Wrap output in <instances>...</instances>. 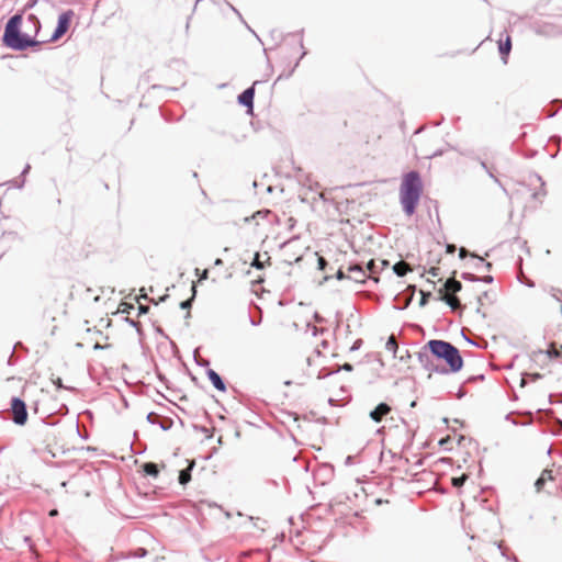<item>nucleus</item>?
Segmentation results:
<instances>
[{"instance_id": "obj_1", "label": "nucleus", "mask_w": 562, "mask_h": 562, "mask_svg": "<svg viewBox=\"0 0 562 562\" xmlns=\"http://www.w3.org/2000/svg\"><path fill=\"white\" fill-rule=\"evenodd\" d=\"M417 358L425 370L441 375L458 373L464 366L460 350L442 339L428 340L418 351Z\"/></svg>"}, {"instance_id": "obj_2", "label": "nucleus", "mask_w": 562, "mask_h": 562, "mask_svg": "<svg viewBox=\"0 0 562 562\" xmlns=\"http://www.w3.org/2000/svg\"><path fill=\"white\" fill-rule=\"evenodd\" d=\"M22 20V12L13 14L8 20L2 35L3 45L16 52H23L29 48H32L33 52L40 50V46L43 42L36 41L34 37L21 31Z\"/></svg>"}, {"instance_id": "obj_3", "label": "nucleus", "mask_w": 562, "mask_h": 562, "mask_svg": "<svg viewBox=\"0 0 562 562\" xmlns=\"http://www.w3.org/2000/svg\"><path fill=\"white\" fill-rule=\"evenodd\" d=\"M423 193V181L417 170L408 171L400 187V201L403 212L411 216L415 213Z\"/></svg>"}, {"instance_id": "obj_4", "label": "nucleus", "mask_w": 562, "mask_h": 562, "mask_svg": "<svg viewBox=\"0 0 562 562\" xmlns=\"http://www.w3.org/2000/svg\"><path fill=\"white\" fill-rule=\"evenodd\" d=\"M10 413L12 422L18 426H24L27 423L29 413L26 403L19 396H13L10 401Z\"/></svg>"}, {"instance_id": "obj_5", "label": "nucleus", "mask_w": 562, "mask_h": 562, "mask_svg": "<svg viewBox=\"0 0 562 562\" xmlns=\"http://www.w3.org/2000/svg\"><path fill=\"white\" fill-rule=\"evenodd\" d=\"M74 12L71 10L63 12L57 20V25L48 40V42H55L60 38L69 29Z\"/></svg>"}, {"instance_id": "obj_6", "label": "nucleus", "mask_w": 562, "mask_h": 562, "mask_svg": "<svg viewBox=\"0 0 562 562\" xmlns=\"http://www.w3.org/2000/svg\"><path fill=\"white\" fill-rule=\"evenodd\" d=\"M260 80H256L250 87L245 89L238 97L237 101L240 105L247 108V113H252L254 110V98H255V87L260 83Z\"/></svg>"}, {"instance_id": "obj_7", "label": "nucleus", "mask_w": 562, "mask_h": 562, "mask_svg": "<svg viewBox=\"0 0 562 562\" xmlns=\"http://www.w3.org/2000/svg\"><path fill=\"white\" fill-rule=\"evenodd\" d=\"M416 291V285H408L403 292L398 293L394 297L395 307L397 310H405L413 301Z\"/></svg>"}, {"instance_id": "obj_8", "label": "nucleus", "mask_w": 562, "mask_h": 562, "mask_svg": "<svg viewBox=\"0 0 562 562\" xmlns=\"http://www.w3.org/2000/svg\"><path fill=\"white\" fill-rule=\"evenodd\" d=\"M146 419L151 425H158L162 430H169L173 426V420L170 417H162L155 412L147 414Z\"/></svg>"}, {"instance_id": "obj_9", "label": "nucleus", "mask_w": 562, "mask_h": 562, "mask_svg": "<svg viewBox=\"0 0 562 562\" xmlns=\"http://www.w3.org/2000/svg\"><path fill=\"white\" fill-rule=\"evenodd\" d=\"M206 376L212 385L220 392H226L227 386L223 378L213 369H206Z\"/></svg>"}, {"instance_id": "obj_10", "label": "nucleus", "mask_w": 562, "mask_h": 562, "mask_svg": "<svg viewBox=\"0 0 562 562\" xmlns=\"http://www.w3.org/2000/svg\"><path fill=\"white\" fill-rule=\"evenodd\" d=\"M390 412L391 406L387 403L382 402L370 412L369 416L373 422L380 423Z\"/></svg>"}, {"instance_id": "obj_11", "label": "nucleus", "mask_w": 562, "mask_h": 562, "mask_svg": "<svg viewBox=\"0 0 562 562\" xmlns=\"http://www.w3.org/2000/svg\"><path fill=\"white\" fill-rule=\"evenodd\" d=\"M554 476L552 474V470L544 469L540 476L535 482V490L537 493H540L544 490V486L548 482H553Z\"/></svg>"}, {"instance_id": "obj_12", "label": "nucleus", "mask_w": 562, "mask_h": 562, "mask_svg": "<svg viewBox=\"0 0 562 562\" xmlns=\"http://www.w3.org/2000/svg\"><path fill=\"white\" fill-rule=\"evenodd\" d=\"M390 265V261L386 260V259H371L368 263H367V270L374 274V273H378L382 270H384L386 267H389Z\"/></svg>"}, {"instance_id": "obj_13", "label": "nucleus", "mask_w": 562, "mask_h": 562, "mask_svg": "<svg viewBox=\"0 0 562 562\" xmlns=\"http://www.w3.org/2000/svg\"><path fill=\"white\" fill-rule=\"evenodd\" d=\"M510 50H512V41H510V37L507 35L505 41L501 40L498 42V52H499L501 58L504 64L507 63V58H508Z\"/></svg>"}, {"instance_id": "obj_14", "label": "nucleus", "mask_w": 562, "mask_h": 562, "mask_svg": "<svg viewBox=\"0 0 562 562\" xmlns=\"http://www.w3.org/2000/svg\"><path fill=\"white\" fill-rule=\"evenodd\" d=\"M195 465L194 461H189V465L179 471L178 481L181 485H187L191 481V473Z\"/></svg>"}, {"instance_id": "obj_15", "label": "nucleus", "mask_w": 562, "mask_h": 562, "mask_svg": "<svg viewBox=\"0 0 562 562\" xmlns=\"http://www.w3.org/2000/svg\"><path fill=\"white\" fill-rule=\"evenodd\" d=\"M142 470L146 475L154 477V479H156L159 475L158 464H156L154 462L143 463Z\"/></svg>"}, {"instance_id": "obj_16", "label": "nucleus", "mask_w": 562, "mask_h": 562, "mask_svg": "<svg viewBox=\"0 0 562 562\" xmlns=\"http://www.w3.org/2000/svg\"><path fill=\"white\" fill-rule=\"evenodd\" d=\"M392 270L397 277H404L407 272H411L413 269L408 263L404 261H398L392 267Z\"/></svg>"}, {"instance_id": "obj_17", "label": "nucleus", "mask_w": 562, "mask_h": 562, "mask_svg": "<svg viewBox=\"0 0 562 562\" xmlns=\"http://www.w3.org/2000/svg\"><path fill=\"white\" fill-rule=\"evenodd\" d=\"M443 286L447 291L452 293H458L462 290V283L452 278L447 279Z\"/></svg>"}, {"instance_id": "obj_18", "label": "nucleus", "mask_w": 562, "mask_h": 562, "mask_svg": "<svg viewBox=\"0 0 562 562\" xmlns=\"http://www.w3.org/2000/svg\"><path fill=\"white\" fill-rule=\"evenodd\" d=\"M349 271L353 272L356 274L353 278V280L356 282H364V278L367 274H366V270L363 269L362 266H359V265L350 266Z\"/></svg>"}, {"instance_id": "obj_19", "label": "nucleus", "mask_w": 562, "mask_h": 562, "mask_svg": "<svg viewBox=\"0 0 562 562\" xmlns=\"http://www.w3.org/2000/svg\"><path fill=\"white\" fill-rule=\"evenodd\" d=\"M42 423L47 426H56L59 423L57 413L52 412L42 417Z\"/></svg>"}, {"instance_id": "obj_20", "label": "nucleus", "mask_w": 562, "mask_h": 562, "mask_svg": "<svg viewBox=\"0 0 562 562\" xmlns=\"http://www.w3.org/2000/svg\"><path fill=\"white\" fill-rule=\"evenodd\" d=\"M191 291H192L191 297L182 301L180 303V308H182V310H190L192 307V304H193L195 295H196V286H195L194 283L191 286Z\"/></svg>"}, {"instance_id": "obj_21", "label": "nucleus", "mask_w": 562, "mask_h": 562, "mask_svg": "<svg viewBox=\"0 0 562 562\" xmlns=\"http://www.w3.org/2000/svg\"><path fill=\"white\" fill-rule=\"evenodd\" d=\"M385 349L387 351H391L393 353V356L396 358L397 357V351H398V345L395 340V337L394 335H391L385 344Z\"/></svg>"}, {"instance_id": "obj_22", "label": "nucleus", "mask_w": 562, "mask_h": 562, "mask_svg": "<svg viewBox=\"0 0 562 562\" xmlns=\"http://www.w3.org/2000/svg\"><path fill=\"white\" fill-rule=\"evenodd\" d=\"M305 54H306V53L303 50V52L301 53V55L299 56V58H297V59L295 60V63L293 64V66L290 68V70L288 71V74H284V72L280 74V75H279V77L277 78V81H278V80H281V79H283V78H285V79L290 78V77L292 76V74L294 72L295 68L299 66L300 60L305 56Z\"/></svg>"}, {"instance_id": "obj_23", "label": "nucleus", "mask_w": 562, "mask_h": 562, "mask_svg": "<svg viewBox=\"0 0 562 562\" xmlns=\"http://www.w3.org/2000/svg\"><path fill=\"white\" fill-rule=\"evenodd\" d=\"M31 170V166L29 164L25 165V167L23 168V170L21 171V175H20V180H14V186L18 188V189H22L25 184V176L30 172Z\"/></svg>"}, {"instance_id": "obj_24", "label": "nucleus", "mask_w": 562, "mask_h": 562, "mask_svg": "<svg viewBox=\"0 0 562 562\" xmlns=\"http://www.w3.org/2000/svg\"><path fill=\"white\" fill-rule=\"evenodd\" d=\"M442 300L451 307L452 311L460 306V300L458 296H446Z\"/></svg>"}, {"instance_id": "obj_25", "label": "nucleus", "mask_w": 562, "mask_h": 562, "mask_svg": "<svg viewBox=\"0 0 562 562\" xmlns=\"http://www.w3.org/2000/svg\"><path fill=\"white\" fill-rule=\"evenodd\" d=\"M468 480V476L465 474H462L461 476H456L451 479V484L456 488H460L464 485L465 481Z\"/></svg>"}, {"instance_id": "obj_26", "label": "nucleus", "mask_w": 562, "mask_h": 562, "mask_svg": "<svg viewBox=\"0 0 562 562\" xmlns=\"http://www.w3.org/2000/svg\"><path fill=\"white\" fill-rule=\"evenodd\" d=\"M546 353L549 358H553V359L561 357V351L559 349H557V347L553 344H551L549 346V348L546 350Z\"/></svg>"}, {"instance_id": "obj_27", "label": "nucleus", "mask_w": 562, "mask_h": 562, "mask_svg": "<svg viewBox=\"0 0 562 562\" xmlns=\"http://www.w3.org/2000/svg\"><path fill=\"white\" fill-rule=\"evenodd\" d=\"M250 266L257 270H262L265 268V263L260 260V254L256 252L255 257L250 263Z\"/></svg>"}, {"instance_id": "obj_28", "label": "nucleus", "mask_w": 562, "mask_h": 562, "mask_svg": "<svg viewBox=\"0 0 562 562\" xmlns=\"http://www.w3.org/2000/svg\"><path fill=\"white\" fill-rule=\"evenodd\" d=\"M526 376H529L531 379V381H538L542 378V374L536 372V373H530V374H525L522 378H521V382H520V386H525L527 384L526 382Z\"/></svg>"}, {"instance_id": "obj_29", "label": "nucleus", "mask_w": 562, "mask_h": 562, "mask_svg": "<svg viewBox=\"0 0 562 562\" xmlns=\"http://www.w3.org/2000/svg\"><path fill=\"white\" fill-rule=\"evenodd\" d=\"M461 278L469 282H479V276L473 274L471 272H462Z\"/></svg>"}, {"instance_id": "obj_30", "label": "nucleus", "mask_w": 562, "mask_h": 562, "mask_svg": "<svg viewBox=\"0 0 562 562\" xmlns=\"http://www.w3.org/2000/svg\"><path fill=\"white\" fill-rule=\"evenodd\" d=\"M27 21H30L35 26L36 34H37L41 29V22H40L38 18L35 14H30L27 16Z\"/></svg>"}, {"instance_id": "obj_31", "label": "nucleus", "mask_w": 562, "mask_h": 562, "mask_svg": "<svg viewBox=\"0 0 562 562\" xmlns=\"http://www.w3.org/2000/svg\"><path fill=\"white\" fill-rule=\"evenodd\" d=\"M194 361H195L196 366H199V367H205L206 369H209V367H210V360L204 359V358H198L195 352H194Z\"/></svg>"}, {"instance_id": "obj_32", "label": "nucleus", "mask_w": 562, "mask_h": 562, "mask_svg": "<svg viewBox=\"0 0 562 562\" xmlns=\"http://www.w3.org/2000/svg\"><path fill=\"white\" fill-rule=\"evenodd\" d=\"M327 266H328V261L324 257L318 256V258H317V268H318V270L325 271Z\"/></svg>"}, {"instance_id": "obj_33", "label": "nucleus", "mask_w": 562, "mask_h": 562, "mask_svg": "<svg viewBox=\"0 0 562 562\" xmlns=\"http://www.w3.org/2000/svg\"><path fill=\"white\" fill-rule=\"evenodd\" d=\"M195 430H199L205 435L206 438H212L213 431L205 426H194Z\"/></svg>"}, {"instance_id": "obj_34", "label": "nucleus", "mask_w": 562, "mask_h": 562, "mask_svg": "<svg viewBox=\"0 0 562 562\" xmlns=\"http://www.w3.org/2000/svg\"><path fill=\"white\" fill-rule=\"evenodd\" d=\"M420 294H422V297L419 301V306L424 307L428 303L431 294H430V292H425V291H420Z\"/></svg>"}, {"instance_id": "obj_35", "label": "nucleus", "mask_w": 562, "mask_h": 562, "mask_svg": "<svg viewBox=\"0 0 562 562\" xmlns=\"http://www.w3.org/2000/svg\"><path fill=\"white\" fill-rule=\"evenodd\" d=\"M484 379H485L484 374L471 375L465 380L464 383H474L477 381H484Z\"/></svg>"}, {"instance_id": "obj_36", "label": "nucleus", "mask_w": 562, "mask_h": 562, "mask_svg": "<svg viewBox=\"0 0 562 562\" xmlns=\"http://www.w3.org/2000/svg\"><path fill=\"white\" fill-rule=\"evenodd\" d=\"M513 412L508 413L506 416H505V419L510 422L513 425H528L530 424L531 422H527V423H519L517 419H514L513 418Z\"/></svg>"}, {"instance_id": "obj_37", "label": "nucleus", "mask_w": 562, "mask_h": 562, "mask_svg": "<svg viewBox=\"0 0 562 562\" xmlns=\"http://www.w3.org/2000/svg\"><path fill=\"white\" fill-rule=\"evenodd\" d=\"M513 412L508 413L506 416H505V419L510 422L513 425H528L530 424L531 422H527V423H519L517 419H514L513 418Z\"/></svg>"}, {"instance_id": "obj_38", "label": "nucleus", "mask_w": 562, "mask_h": 562, "mask_svg": "<svg viewBox=\"0 0 562 562\" xmlns=\"http://www.w3.org/2000/svg\"><path fill=\"white\" fill-rule=\"evenodd\" d=\"M513 412L508 413L506 416H505V419L510 422L513 425H528L530 424L531 422H527V423H519L517 419H514L513 418Z\"/></svg>"}, {"instance_id": "obj_39", "label": "nucleus", "mask_w": 562, "mask_h": 562, "mask_svg": "<svg viewBox=\"0 0 562 562\" xmlns=\"http://www.w3.org/2000/svg\"><path fill=\"white\" fill-rule=\"evenodd\" d=\"M549 402L551 404H554V403H562V393L557 395V394H550L549 395Z\"/></svg>"}, {"instance_id": "obj_40", "label": "nucleus", "mask_w": 562, "mask_h": 562, "mask_svg": "<svg viewBox=\"0 0 562 562\" xmlns=\"http://www.w3.org/2000/svg\"><path fill=\"white\" fill-rule=\"evenodd\" d=\"M135 558H144L147 555V550L145 548H137L135 551H134V554H133Z\"/></svg>"}, {"instance_id": "obj_41", "label": "nucleus", "mask_w": 562, "mask_h": 562, "mask_svg": "<svg viewBox=\"0 0 562 562\" xmlns=\"http://www.w3.org/2000/svg\"><path fill=\"white\" fill-rule=\"evenodd\" d=\"M125 321H126V322H127L132 327H135V328H136V330H137V333H138L139 335H142V329H140V325H139V323H138V322H136V321H134V319H132V318H126Z\"/></svg>"}, {"instance_id": "obj_42", "label": "nucleus", "mask_w": 562, "mask_h": 562, "mask_svg": "<svg viewBox=\"0 0 562 562\" xmlns=\"http://www.w3.org/2000/svg\"><path fill=\"white\" fill-rule=\"evenodd\" d=\"M471 257L476 259V263H475L476 270H480L481 268H483L484 259L482 257H480L477 255H471Z\"/></svg>"}, {"instance_id": "obj_43", "label": "nucleus", "mask_w": 562, "mask_h": 562, "mask_svg": "<svg viewBox=\"0 0 562 562\" xmlns=\"http://www.w3.org/2000/svg\"><path fill=\"white\" fill-rule=\"evenodd\" d=\"M493 281H494V278L491 274L479 277V282H484V283H488L490 284Z\"/></svg>"}, {"instance_id": "obj_44", "label": "nucleus", "mask_w": 562, "mask_h": 562, "mask_svg": "<svg viewBox=\"0 0 562 562\" xmlns=\"http://www.w3.org/2000/svg\"><path fill=\"white\" fill-rule=\"evenodd\" d=\"M137 310H138V315H145V314L148 313L149 306L148 305L139 304Z\"/></svg>"}, {"instance_id": "obj_45", "label": "nucleus", "mask_w": 562, "mask_h": 562, "mask_svg": "<svg viewBox=\"0 0 562 562\" xmlns=\"http://www.w3.org/2000/svg\"><path fill=\"white\" fill-rule=\"evenodd\" d=\"M467 395V391L463 385H461L456 394L457 398L461 400Z\"/></svg>"}, {"instance_id": "obj_46", "label": "nucleus", "mask_w": 562, "mask_h": 562, "mask_svg": "<svg viewBox=\"0 0 562 562\" xmlns=\"http://www.w3.org/2000/svg\"><path fill=\"white\" fill-rule=\"evenodd\" d=\"M486 173L488 175V177L491 179L494 180L495 183H497L499 187H503L501 180L493 173V171L491 169L488 171H486Z\"/></svg>"}, {"instance_id": "obj_47", "label": "nucleus", "mask_w": 562, "mask_h": 562, "mask_svg": "<svg viewBox=\"0 0 562 562\" xmlns=\"http://www.w3.org/2000/svg\"><path fill=\"white\" fill-rule=\"evenodd\" d=\"M362 339H357L350 347V351H356L362 346Z\"/></svg>"}, {"instance_id": "obj_48", "label": "nucleus", "mask_w": 562, "mask_h": 562, "mask_svg": "<svg viewBox=\"0 0 562 562\" xmlns=\"http://www.w3.org/2000/svg\"><path fill=\"white\" fill-rule=\"evenodd\" d=\"M56 413H57V415H61V416L67 415V414H68V407H67V405L63 404V405L58 408V411H57Z\"/></svg>"}, {"instance_id": "obj_49", "label": "nucleus", "mask_w": 562, "mask_h": 562, "mask_svg": "<svg viewBox=\"0 0 562 562\" xmlns=\"http://www.w3.org/2000/svg\"><path fill=\"white\" fill-rule=\"evenodd\" d=\"M325 330H326L325 328H319V327H316V326L312 327L313 336L322 335V334H324Z\"/></svg>"}, {"instance_id": "obj_50", "label": "nucleus", "mask_w": 562, "mask_h": 562, "mask_svg": "<svg viewBox=\"0 0 562 562\" xmlns=\"http://www.w3.org/2000/svg\"><path fill=\"white\" fill-rule=\"evenodd\" d=\"M471 255H472V254H471L470 251H468V250H467L465 248H463V247H462V248H460V250H459V257H460L461 259H464L465 257L471 256Z\"/></svg>"}, {"instance_id": "obj_51", "label": "nucleus", "mask_w": 562, "mask_h": 562, "mask_svg": "<svg viewBox=\"0 0 562 562\" xmlns=\"http://www.w3.org/2000/svg\"><path fill=\"white\" fill-rule=\"evenodd\" d=\"M339 370H345V371H348V372H351L353 370V366L349 362H345L340 368Z\"/></svg>"}, {"instance_id": "obj_52", "label": "nucleus", "mask_w": 562, "mask_h": 562, "mask_svg": "<svg viewBox=\"0 0 562 562\" xmlns=\"http://www.w3.org/2000/svg\"><path fill=\"white\" fill-rule=\"evenodd\" d=\"M335 277H336L337 280H344V279L348 278L347 274L341 269H339L336 272Z\"/></svg>"}, {"instance_id": "obj_53", "label": "nucleus", "mask_w": 562, "mask_h": 562, "mask_svg": "<svg viewBox=\"0 0 562 562\" xmlns=\"http://www.w3.org/2000/svg\"><path fill=\"white\" fill-rule=\"evenodd\" d=\"M398 358L402 362H406V360L411 358V353L408 350H405L403 355L398 356Z\"/></svg>"}, {"instance_id": "obj_54", "label": "nucleus", "mask_w": 562, "mask_h": 562, "mask_svg": "<svg viewBox=\"0 0 562 562\" xmlns=\"http://www.w3.org/2000/svg\"><path fill=\"white\" fill-rule=\"evenodd\" d=\"M313 318H314V321H315L316 323H319V324H322V323H324V322H325V318H324L323 316H321L317 312H316V313H314Z\"/></svg>"}, {"instance_id": "obj_55", "label": "nucleus", "mask_w": 562, "mask_h": 562, "mask_svg": "<svg viewBox=\"0 0 562 562\" xmlns=\"http://www.w3.org/2000/svg\"><path fill=\"white\" fill-rule=\"evenodd\" d=\"M445 153L443 149H437L435 150L432 154H430L429 156H427L428 158H435V157H439L441 156L442 154Z\"/></svg>"}, {"instance_id": "obj_56", "label": "nucleus", "mask_w": 562, "mask_h": 562, "mask_svg": "<svg viewBox=\"0 0 562 562\" xmlns=\"http://www.w3.org/2000/svg\"><path fill=\"white\" fill-rule=\"evenodd\" d=\"M488 297V292L487 291H484L481 295H479L477 297V302L480 305H482V301L483 300H486Z\"/></svg>"}, {"instance_id": "obj_57", "label": "nucleus", "mask_w": 562, "mask_h": 562, "mask_svg": "<svg viewBox=\"0 0 562 562\" xmlns=\"http://www.w3.org/2000/svg\"><path fill=\"white\" fill-rule=\"evenodd\" d=\"M261 319H262L261 317H259L258 319H256V318H254V317L249 316V323H250L252 326H258V325H260Z\"/></svg>"}, {"instance_id": "obj_58", "label": "nucleus", "mask_w": 562, "mask_h": 562, "mask_svg": "<svg viewBox=\"0 0 562 562\" xmlns=\"http://www.w3.org/2000/svg\"><path fill=\"white\" fill-rule=\"evenodd\" d=\"M315 415H316V414H315L313 411H311L308 414H305V415L303 416V419H305V420H312V419L315 417Z\"/></svg>"}, {"instance_id": "obj_59", "label": "nucleus", "mask_w": 562, "mask_h": 562, "mask_svg": "<svg viewBox=\"0 0 562 562\" xmlns=\"http://www.w3.org/2000/svg\"><path fill=\"white\" fill-rule=\"evenodd\" d=\"M54 384L56 385L57 389H67L63 382H61V379L58 378L56 381H54Z\"/></svg>"}, {"instance_id": "obj_60", "label": "nucleus", "mask_w": 562, "mask_h": 562, "mask_svg": "<svg viewBox=\"0 0 562 562\" xmlns=\"http://www.w3.org/2000/svg\"><path fill=\"white\" fill-rule=\"evenodd\" d=\"M540 195H542V196L546 195V191L543 189H541L540 191L533 192L532 198L538 199Z\"/></svg>"}, {"instance_id": "obj_61", "label": "nucleus", "mask_w": 562, "mask_h": 562, "mask_svg": "<svg viewBox=\"0 0 562 562\" xmlns=\"http://www.w3.org/2000/svg\"><path fill=\"white\" fill-rule=\"evenodd\" d=\"M209 278V270L207 269H204L201 273H200V280H206Z\"/></svg>"}, {"instance_id": "obj_62", "label": "nucleus", "mask_w": 562, "mask_h": 562, "mask_svg": "<svg viewBox=\"0 0 562 562\" xmlns=\"http://www.w3.org/2000/svg\"><path fill=\"white\" fill-rule=\"evenodd\" d=\"M297 35L300 36V38H299V47H300L301 49H303V48H304V47H303V38H302V36H303V30H301V31L297 33Z\"/></svg>"}, {"instance_id": "obj_63", "label": "nucleus", "mask_w": 562, "mask_h": 562, "mask_svg": "<svg viewBox=\"0 0 562 562\" xmlns=\"http://www.w3.org/2000/svg\"><path fill=\"white\" fill-rule=\"evenodd\" d=\"M353 459H355V457H352V456H348V457L346 458L345 464H346V465H351V464H353Z\"/></svg>"}, {"instance_id": "obj_64", "label": "nucleus", "mask_w": 562, "mask_h": 562, "mask_svg": "<svg viewBox=\"0 0 562 562\" xmlns=\"http://www.w3.org/2000/svg\"><path fill=\"white\" fill-rule=\"evenodd\" d=\"M438 272H439V268H436V267H432L430 268L429 270V273L434 277H437L438 276Z\"/></svg>"}]
</instances>
